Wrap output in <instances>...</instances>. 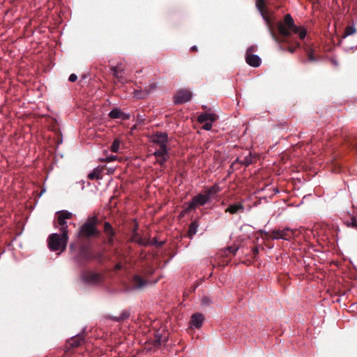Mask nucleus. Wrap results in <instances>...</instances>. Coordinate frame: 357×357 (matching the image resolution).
I'll return each instance as SVG.
<instances>
[{
	"label": "nucleus",
	"mask_w": 357,
	"mask_h": 357,
	"mask_svg": "<svg viewBox=\"0 0 357 357\" xmlns=\"http://www.w3.org/2000/svg\"><path fill=\"white\" fill-rule=\"evenodd\" d=\"M356 32V29L354 25L347 26L344 29V33L342 38H345L351 35L354 34Z\"/></svg>",
	"instance_id": "c756f323"
},
{
	"label": "nucleus",
	"mask_w": 357,
	"mask_h": 357,
	"mask_svg": "<svg viewBox=\"0 0 357 357\" xmlns=\"http://www.w3.org/2000/svg\"><path fill=\"white\" fill-rule=\"evenodd\" d=\"M120 144H121V141L119 139H115L112 144V146L110 148L111 151L113 153H117L119 150Z\"/></svg>",
	"instance_id": "7c9ffc66"
},
{
	"label": "nucleus",
	"mask_w": 357,
	"mask_h": 357,
	"mask_svg": "<svg viewBox=\"0 0 357 357\" xmlns=\"http://www.w3.org/2000/svg\"><path fill=\"white\" fill-rule=\"evenodd\" d=\"M227 249L230 253H231L232 255H235L236 253V252L238 251V248L236 246H231V247H229Z\"/></svg>",
	"instance_id": "c9c22d12"
},
{
	"label": "nucleus",
	"mask_w": 357,
	"mask_h": 357,
	"mask_svg": "<svg viewBox=\"0 0 357 357\" xmlns=\"http://www.w3.org/2000/svg\"><path fill=\"white\" fill-rule=\"evenodd\" d=\"M216 120V115L213 113H203L198 116L197 121L199 123H204L206 121H215Z\"/></svg>",
	"instance_id": "6ab92c4d"
},
{
	"label": "nucleus",
	"mask_w": 357,
	"mask_h": 357,
	"mask_svg": "<svg viewBox=\"0 0 357 357\" xmlns=\"http://www.w3.org/2000/svg\"><path fill=\"white\" fill-rule=\"evenodd\" d=\"M192 93L185 89L179 90L174 96V102L176 105L183 104L190 101L192 98Z\"/></svg>",
	"instance_id": "9b49d317"
},
{
	"label": "nucleus",
	"mask_w": 357,
	"mask_h": 357,
	"mask_svg": "<svg viewBox=\"0 0 357 357\" xmlns=\"http://www.w3.org/2000/svg\"><path fill=\"white\" fill-rule=\"evenodd\" d=\"M130 118L129 113H124L121 111V118L122 120H128Z\"/></svg>",
	"instance_id": "f704fd0d"
},
{
	"label": "nucleus",
	"mask_w": 357,
	"mask_h": 357,
	"mask_svg": "<svg viewBox=\"0 0 357 357\" xmlns=\"http://www.w3.org/2000/svg\"><path fill=\"white\" fill-rule=\"evenodd\" d=\"M77 79V76L75 73L71 74L68 77V80L71 82H75Z\"/></svg>",
	"instance_id": "e433bc0d"
},
{
	"label": "nucleus",
	"mask_w": 357,
	"mask_h": 357,
	"mask_svg": "<svg viewBox=\"0 0 357 357\" xmlns=\"http://www.w3.org/2000/svg\"><path fill=\"white\" fill-rule=\"evenodd\" d=\"M278 31L283 37H288L293 32L298 33L301 39H304L307 31L304 29H301L296 26L294 20L290 14L284 16V22H279L278 25Z\"/></svg>",
	"instance_id": "f257e3e1"
},
{
	"label": "nucleus",
	"mask_w": 357,
	"mask_h": 357,
	"mask_svg": "<svg viewBox=\"0 0 357 357\" xmlns=\"http://www.w3.org/2000/svg\"><path fill=\"white\" fill-rule=\"evenodd\" d=\"M68 241V233L61 232V236L57 233H54L48 237V247L51 251L55 252L59 250V254H60L66 250Z\"/></svg>",
	"instance_id": "f03ea898"
},
{
	"label": "nucleus",
	"mask_w": 357,
	"mask_h": 357,
	"mask_svg": "<svg viewBox=\"0 0 357 357\" xmlns=\"http://www.w3.org/2000/svg\"><path fill=\"white\" fill-rule=\"evenodd\" d=\"M345 224L348 227H352L357 229V220L354 217H352L350 220L347 221Z\"/></svg>",
	"instance_id": "2f4dec72"
},
{
	"label": "nucleus",
	"mask_w": 357,
	"mask_h": 357,
	"mask_svg": "<svg viewBox=\"0 0 357 357\" xmlns=\"http://www.w3.org/2000/svg\"><path fill=\"white\" fill-rule=\"evenodd\" d=\"M204 320V317L202 314L195 313L191 317L190 321V327L199 328L202 326Z\"/></svg>",
	"instance_id": "dca6fc26"
},
{
	"label": "nucleus",
	"mask_w": 357,
	"mask_h": 357,
	"mask_svg": "<svg viewBox=\"0 0 357 357\" xmlns=\"http://www.w3.org/2000/svg\"><path fill=\"white\" fill-rule=\"evenodd\" d=\"M153 273H154V271H153V270H152V271H151L149 272V275H152V274H153Z\"/></svg>",
	"instance_id": "09e8293b"
},
{
	"label": "nucleus",
	"mask_w": 357,
	"mask_h": 357,
	"mask_svg": "<svg viewBox=\"0 0 357 357\" xmlns=\"http://www.w3.org/2000/svg\"><path fill=\"white\" fill-rule=\"evenodd\" d=\"M155 87V84H153L151 88L147 90H135L133 92L134 97L139 99L146 98L151 92V90Z\"/></svg>",
	"instance_id": "aec40b11"
},
{
	"label": "nucleus",
	"mask_w": 357,
	"mask_h": 357,
	"mask_svg": "<svg viewBox=\"0 0 357 357\" xmlns=\"http://www.w3.org/2000/svg\"><path fill=\"white\" fill-rule=\"evenodd\" d=\"M114 171V169H112V168H109V169H108V172H109V173H112Z\"/></svg>",
	"instance_id": "de8ad7c7"
},
{
	"label": "nucleus",
	"mask_w": 357,
	"mask_h": 357,
	"mask_svg": "<svg viewBox=\"0 0 357 357\" xmlns=\"http://www.w3.org/2000/svg\"><path fill=\"white\" fill-rule=\"evenodd\" d=\"M116 158H117L116 155H112L106 157L105 158H102L101 160L104 161V162H112V161L116 160Z\"/></svg>",
	"instance_id": "72a5a7b5"
},
{
	"label": "nucleus",
	"mask_w": 357,
	"mask_h": 357,
	"mask_svg": "<svg viewBox=\"0 0 357 357\" xmlns=\"http://www.w3.org/2000/svg\"><path fill=\"white\" fill-rule=\"evenodd\" d=\"M133 240L139 245L142 246H147L150 245V241L149 240L144 239L142 236L139 235L134 236Z\"/></svg>",
	"instance_id": "bb28decb"
},
{
	"label": "nucleus",
	"mask_w": 357,
	"mask_h": 357,
	"mask_svg": "<svg viewBox=\"0 0 357 357\" xmlns=\"http://www.w3.org/2000/svg\"><path fill=\"white\" fill-rule=\"evenodd\" d=\"M275 193H278V192H279V190L278 189H275Z\"/></svg>",
	"instance_id": "8fccbe9b"
},
{
	"label": "nucleus",
	"mask_w": 357,
	"mask_h": 357,
	"mask_svg": "<svg viewBox=\"0 0 357 357\" xmlns=\"http://www.w3.org/2000/svg\"><path fill=\"white\" fill-rule=\"evenodd\" d=\"M93 259L92 254L86 246H81L78 252L73 257V262L79 267L84 266Z\"/></svg>",
	"instance_id": "20e7f679"
},
{
	"label": "nucleus",
	"mask_w": 357,
	"mask_h": 357,
	"mask_svg": "<svg viewBox=\"0 0 357 357\" xmlns=\"http://www.w3.org/2000/svg\"><path fill=\"white\" fill-rule=\"evenodd\" d=\"M191 50H193V51H195V50H197V47L196 45H193L192 47H191Z\"/></svg>",
	"instance_id": "c03bdc74"
},
{
	"label": "nucleus",
	"mask_w": 357,
	"mask_h": 357,
	"mask_svg": "<svg viewBox=\"0 0 357 357\" xmlns=\"http://www.w3.org/2000/svg\"><path fill=\"white\" fill-rule=\"evenodd\" d=\"M307 56H308V61H315V58L314 57V56H313L312 52H309Z\"/></svg>",
	"instance_id": "79ce46f5"
},
{
	"label": "nucleus",
	"mask_w": 357,
	"mask_h": 357,
	"mask_svg": "<svg viewBox=\"0 0 357 357\" xmlns=\"http://www.w3.org/2000/svg\"><path fill=\"white\" fill-rule=\"evenodd\" d=\"M104 231L108 236V241L112 242L113 240V236L114 234L112 225L108 222H105L104 224Z\"/></svg>",
	"instance_id": "b1692460"
},
{
	"label": "nucleus",
	"mask_w": 357,
	"mask_h": 357,
	"mask_svg": "<svg viewBox=\"0 0 357 357\" xmlns=\"http://www.w3.org/2000/svg\"><path fill=\"white\" fill-rule=\"evenodd\" d=\"M264 6H265L264 0H256V7H257V10H259V12L260 13L264 20L266 22V24L268 27L269 33H270L272 38L275 42L280 43L278 37L273 31L271 21L270 18L267 15H266L263 12Z\"/></svg>",
	"instance_id": "0eeeda50"
},
{
	"label": "nucleus",
	"mask_w": 357,
	"mask_h": 357,
	"mask_svg": "<svg viewBox=\"0 0 357 357\" xmlns=\"http://www.w3.org/2000/svg\"><path fill=\"white\" fill-rule=\"evenodd\" d=\"M214 121H206L204 122V124L202 126V128L205 130H211L213 127V123Z\"/></svg>",
	"instance_id": "473e14b6"
},
{
	"label": "nucleus",
	"mask_w": 357,
	"mask_h": 357,
	"mask_svg": "<svg viewBox=\"0 0 357 357\" xmlns=\"http://www.w3.org/2000/svg\"><path fill=\"white\" fill-rule=\"evenodd\" d=\"M202 305H206L211 303V300L206 297H204L202 300Z\"/></svg>",
	"instance_id": "ea45409f"
},
{
	"label": "nucleus",
	"mask_w": 357,
	"mask_h": 357,
	"mask_svg": "<svg viewBox=\"0 0 357 357\" xmlns=\"http://www.w3.org/2000/svg\"><path fill=\"white\" fill-rule=\"evenodd\" d=\"M144 121V118L143 116L140 115V114H138L137 115V121L139 123H142L143 121Z\"/></svg>",
	"instance_id": "a19ab883"
},
{
	"label": "nucleus",
	"mask_w": 357,
	"mask_h": 357,
	"mask_svg": "<svg viewBox=\"0 0 357 357\" xmlns=\"http://www.w3.org/2000/svg\"><path fill=\"white\" fill-rule=\"evenodd\" d=\"M130 315V312L128 310H123L119 317L107 315V318L114 321L121 322L127 319Z\"/></svg>",
	"instance_id": "412c9836"
},
{
	"label": "nucleus",
	"mask_w": 357,
	"mask_h": 357,
	"mask_svg": "<svg viewBox=\"0 0 357 357\" xmlns=\"http://www.w3.org/2000/svg\"><path fill=\"white\" fill-rule=\"evenodd\" d=\"M72 215V213L68 211H61L58 212L57 222L59 226L60 232L68 233L66 220L71 218Z\"/></svg>",
	"instance_id": "6e6552de"
},
{
	"label": "nucleus",
	"mask_w": 357,
	"mask_h": 357,
	"mask_svg": "<svg viewBox=\"0 0 357 357\" xmlns=\"http://www.w3.org/2000/svg\"><path fill=\"white\" fill-rule=\"evenodd\" d=\"M241 160H242V159H240L239 158H238L236 159L234 162H239V163H241Z\"/></svg>",
	"instance_id": "a18cd8bd"
},
{
	"label": "nucleus",
	"mask_w": 357,
	"mask_h": 357,
	"mask_svg": "<svg viewBox=\"0 0 357 357\" xmlns=\"http://www.w3.org/2000/svg\"><path fill=\"white\" fill-rule=\"evenodd\" d=\"M121 268V265L120 264H118L116 265V269H120Z\"/></svg>",
	"instance_id": "49530a36"
},
{
	"label": "nucleus",
	"mask_w": 357,
	"mask_h": 357,
	"mask_svg": "<svg viewBox=\"0 0 357 357\" xmlns=\"http://www.w3.org/2000/svg\"><path fill=\"white\" fill-rule=\"evenodd\" d=\"M97 222L96 217H89L86 222L80 227L79 234L86 238L98 235L99 232L96 228Z\"/></svg>",
	"instance_id": "7ed1b4c3"
},
{
	"label": "nucleus",
	"mask_w": 357,
	"mask_h": 357,
	"mask_svg": "<svg viewBox=\"0 0 357 357\" xmlns=\"http://www.w3.org/2000/svg\"><path fill=\"white\" fill-rule=\"evenodd\" d=\"M163 243H164L163 242H158L155 238L152 241L150 242L151 245H158V246H161V245H162Z\"/></svg>",
	"instance_id": "58836bf2"
},
{
	"label": "nucleus",
	"mask_w": 357,
	"mask_h": 357,
	"mask_svg": "<svg viewBox=\"0 0 357 357\" xmlns=\"http://www.w3.org/2000/svg\"><path fill=\"white\" fill-rule=\"evenodd\" d=\"M244 201H241L240 202H236L230 204L226 209V213H229L230 214H236L238 213H243L245 211V206L243 205Z\"/></svg>",
	"instance_id": "2eb2a0df"
},
{
	"label": "nucleus",
	"mask_w": 357,
	"mask_h": 357,
	"mask_svg": "<svg viewBox=\"0 0 357 357\" xmlns=\"http://www.w3.org/2000/svg\"><path fill=\"white\" fill-rule=\"evenodd\" d=\"M168 340V336L166 333L162 334L159 331H156L154 335V346L158 347L162 344H165Z\"/></svg>",
	"instance_id": "a211bd4d"
},
{
	"label": "nucleus",
	"mask_w": 357,
	"mask_h": 357,
	"mask_svg": "<svg viewBox=\"0 0 357 357\" xmlns=\"http://www.w3.org/2000/svg\"><path fill=\"white\" fill-rule=\"evenodd\" d=\"M255 252H258V249L257 248H255V250H254Z\"/></svg>",
	"instance_id": "3c124183"
},
{
	"label": "nucleus",
	"mask_w": 357,
	"mask_h": 357,
	"mask_svg": "<svg viewBox=\"0 0 357 357\" xmlns=\"http://www.w3.org/2000/svg\"><path fill=\"white\" fill-rule=\"evenodd\" d=\"M209 201L208 197L206 196L205 194H198L188 204L187 207L183 210L182 214L187 213L192 209L204 206Z\"/></svg>",
	"instance_id": "423d86ee"
},
{
	"label": "nucleus",
	"mask_w": 357,
	"mask_h": 357,
	"mask_svg": "<svg viewBox=\"0 0 357 357\" xmlns=\"http://www.w3.org/2000/svg\"><path fill=\"white\" fill-rule=\"evenodd\" d=\"M220 190V187L218 184H214L213 185L206 189L204 194L208 197V199L210 200L213 196L218 193Z\"/></svg>",
	"instance_id": "5701e85b"
},
{
	"label": "nucleus",
	"mask_w": 357,
	"mask_h": 357,
	"mask_svg": "<svg viewBox=\"0 0 357 357\" xmlns=\"http://www.w3.org/2000/svg\"><path fill=\"white\" fill-rule=\"evenodd\" d=\"M153 155L155 157L156 162L160 166H163L169 159V153L167 148H159L158 149H156L153 153Z\"/></svg>",
	"instance_id": "f8f14e48"
},
{
	"label": "nucleus",
	"mask_w": 357,
	"mask_h": 357,
	"mask_svg": "<svg viewBox=\"0 0 357 357\" xmlns=\"http://www.w3.org/2000/svg\"><path fill=\"white\" fill-rule=\"evenodd\" d=\"M253 162V156L250 152L248 154L243 157L242 160H241V163L244 165L245 166H249Z\"/></svg>",
	"instance_id": "c85d7f7f"
},
{
	"label": "nucleus",
	"mask_w": 357,
	"mask_h": 357,
	"mask_svg": "<svg viewBox=\"0 0 357 357\" xmlns=\"http://www.w3.org/2000/svg\"><path fill=\"white\" fill-rule=\"evenodd\" d=\"M104 167H95L89 174L88 178L90 180L100 179L101 173L102 172Z\"/></svg>",
	"instance_id": "4be33fe9"
},
{
	"label": "nucleus",
	"mask_w": 357,
	"mask_h": 357,
	"mask_svg": "<svg viewBox=\"0 0 357 357\" xmlns=\"http://www.w3.org/2000/svg\"><path fill=\"white\" fill-rule=\"evenodd\" d=\"M113 76L121 83L126 82L124 76V69L121 65H117L111 68Z\"/></svg>",
	"instance_id": "4468645a"
},
{
	"label": "nucleus",
	"mask_w": 357,
	"mask_h": 357,
	"mask_svg": "<svg viewBox=\"0 0 357 357\" xmlns=\"http://www.w3.org/2000/svg\"><path fill=\"white\" fill-rule=\"evenodd\" d=\"M132 287L129 290H140L144 288L149 284L147 280L144 279L142 276L138 274H135L131 279Z\"/></svg>",
	"instance_id": "9d476101"
},
{
	"label": "nucleus",
	"mask_w": 357,
	"mask_h": 357,
	"mask_svg": "<svg viewBox=\"0 0 357 357\" xmlns=\"http://www.w3.org/2000/svg\"><path fill=\"white\" fill-rule=\"evenodd\" d=\"M121 114V110L119 108H114L112 109L109 114L108 116L113 119H120Z\"/></svg>",
	"instance_id": "cd10ccee"
},
{
	"label": "nucleus",
	"mask_w": 357,
	"mask_h": 357,
	"mask_svg": "<svg viewBox=\"0 0 357 357\" xmlns=\"http://www.w3.org/2000/svg\"><path fill=\"white\" fill-rule=\"evenodd\" d=\"M293 230L287 227L284 229H274L271 231L269 236L273 239L289 240L293 235Z\"/></svg>",
	"instance_id": "1a4fd4ad"
},
{
	"label": "nucleus",
	"mask_w": 357,
	"mask_h": 357,
	"mask_svg": "<svg viewBox=\"0 0 357 357\" xmlns=\"http://www.w3.org/2000/svg\"><path fill=\"white\" fill-rule=\"evenodd\" d=\"M245 61L249 66L252 67H258L261 63V58L253 54H245Z\"/></svg>",
	"instance_id": "f3484780"
},
{
	"label": "nucleus",
	"mask_w": 357,
	"mask_h": 357,
	"mask_svg": "<svg viewBox=\"0 0 357 357\" xmlns=\"http://www.w3.org/2000/svg\"><path fill=\"white\" fill-rule=\"evenodd\" d=\"M70 250L71 252H73V250H74V245L73 244H70Z\"/></svg>",
	"instance_id": "37998d69"
},
{
	"label": "nucleus",
	"mask_w": 357,
	"mask_h": 357,
	"mask_svg": "<svg viewBox=\"0 0 357 357\" xmlns=\"http://www.w3.org/2000/svg\"><path fill=\"white\" fill-rule=\"evenodd\" d=\"M256 50V47L254 45L250 46L246 51L245 54H252Z\"/></svg>",
	"instance_id": "4c0bfd02"
},
{
	"label": "nucleus",
	"mask_w": 357,
	"mask_h": 357,
	"mask_svg": "<svg viewBox=\"0 0 357 357\" xmlns=\"http://www.w3.org/2000/svg\"><path fill=\"white\" fill-rule=\"evenodd\" d=\"M152 142L158 144L159 148H167L168 135L166 132H157L152 136Z\"/></svg>",
	"instance_id": "ddd939ff"
},
{
	"label": "nucleus",
	"mask_w": 357,
	"mask_h": 357,
	"mask_svg": "<svg viewBox=\"0 0 357 357\" xmlns=\"http://www.w3.org/2000/svg\"><path fill=\"white\" fill-rule=\"evenodd\" d=\"M83 342V337L82 336L79 335H77L75 336H74L69 342H68V344L71 347H79V345H81V344Z\"/></svg>",
	"instance_id": "393cba45"
},
{
	"label": "nucleus",
	"mask_w": 357,
	"mask_h": 357,
	"mask_svg": "<svg viewBox=\"0 0 357 357\" xmlns=\"http://www.w3.org/2000/svg\"><path fill=\"white\" fill-rule=\"evenodd\" d=\"M199 227V223L197 220L191 222L188 229V234L190 236H194L197 232V229Z\"/></svg>",
	"instance_id": "a878e982"
},
{
	"label": "nucleus",
	"mask_w": 357,
	"mask_h": 357,
	"mask_svg": "<svg viewBox=\"0 0 357 357\" xmlns=\"http://www.w3.org/2000/svg\"><path fill=\"white\" fill-rule=\"evenodd\" d=\"M81 279L86 285L96 286L102 282V276L98 273L84 271L81 273Z\"/></svg>",
	"instance_id": "39448f33"
}]
</instances>
